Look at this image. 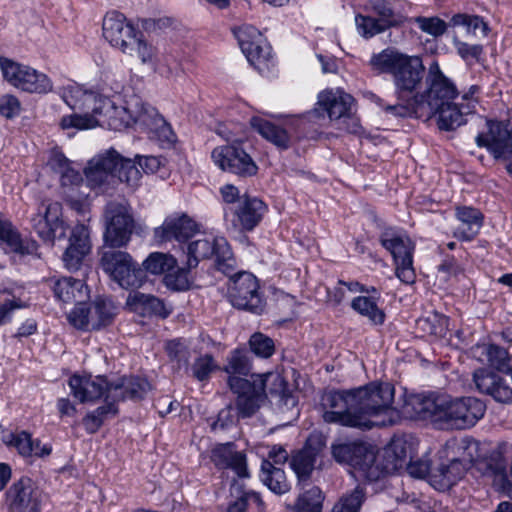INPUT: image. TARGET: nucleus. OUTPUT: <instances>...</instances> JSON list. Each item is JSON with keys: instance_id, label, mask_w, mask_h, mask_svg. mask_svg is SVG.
<instances>
[{"instance_id": "f257e3e1", "label": "nucleus", "mask_w": 512, "mask_h": 512, "mask_svg": "<svg viewBox=\"0 0 512 512\" xmlns=\"http://www.w3.org/2000/svg\"><path fill=\"white\" fill-rule=\"evenodd\" d=\"M394 393L392 384L376 382L356 389L328 392L322 397L323 419L327 423L361 429L391 425L398 416L392 407Z\"/></svg>"}, {"instance_id": "f03ea898", "label": "nucleus", "mask_w": 512, "mask_h": 512, "mask_svg": "<svg viewBox=\"0 0 512 512\" xmlns=\"http://www.w3.org/2000/svg\"><path fill=\"white\" fill-rule=\"evenodd\" d=\"M369 64L378 74L392 75L399 99L418 88L424 77L425 67L418 56H409L393 48L374 54Z\"/></svg>"}, {"instance_id": "7ed1b4c3", "label": "nucleus", "mask_w": 512, "mask_h": 512, "mask_svg": "<svg viewBox=\"0 0 512 512\" xmlns=\"http://www.w3.org/2000/svg\"><path fill=\"white\" fill-rule=\"evenodd\" d=\"M85 175L92 188L112 184L116 178L135 188L141 179V173L135 163L131 159L121 157L115 150H109L92 159L85 169Z\"/></svg>"}, {"instance_id": "20e7f679", "label": "nucleus", "mask_w": 512, "mask_h": 512, "mask_svg": "<svg viewBox=\"0 0 512 512\" xmlns=\"http://www.w3.org/2000/svg\"><path fill=\"white\" fill-rule=\"evenodd\" d=\"M428 89L415 95V116L431 119L436 115L437 109L448 105L457 95V89L450 79L440 70L437 61H433L428 69Z\"/></svg>"}, {"instance_id": "39448f33", "label": "nucleus", "mask_w": 512, "mask_h": 512, "mask_svg": "<svg viewBox=\"0 0 512 512\" xmlns=\"http://www.w3.org/2000/svg\"><path fill=\"white\" fill-rule=\"evenodd\" d=\"M439 427L466 429L474 426L486 411L483 401L475 397L451 398L442 395Z\"/></svg>"}, {"instance_id": "423d86ee", "label": "nucleus", "mask_w": 512, "mask_h": 512, "mask_svg": "<svg viewBox=\"0 0 512 512\" xmlns=\"http://www.w3.org/2000/svg\"><path fill=\"white\" fill-rule=\"evenodd\" d=\"M353 101L352 96L342 92H321L315 108L310 112V118H324L327 115L339 129L357 133L359 123L352 113Z\"/></svg>"}, {"instance_id": "0eeeda50", "label": "nucleus", "mask_w": 512, "mask_h": 512, "mask_svg": "<svg viewBox=\"0 0 512 512\" xmlns=\"http://www.w3.org/2000/svg\"><path fill=\"white\" fill-rule=\"evenodd\" d=\"M104 241L112 248L126 246L136 227L132 208L125 201H110L104 209Z\"/></svg>"}, {"instance_id": "6e6552de", "label": "nucleus", "mask_w": 512, "mask_h": 512, "mask_svg": "<svg viewBox=\"0 0 512 512\" xmlns=\"http://www.w3.org/2000/svg\"><path fill=\"white\" fill-rule=\"evenodd\" d=\"M214 256L216 267L223 274H230L235 270L236 261L231 248L225 238L203 237L187 247V263L189 269L196 268L201 260Z\"/></svg>"}, {"instance_id": "1a4fd4ad", "label": "nucleus", "mask_w": 512, "mask_h": 512, "mask_svg": "<svg viewBox=\"0 0 512 512\" xmlns=\"http://www.w3.org/2000/svg\"><path fill=\"white\" fill-rule=\"evenodd\" d=\"M332 455L338 463L352 467L359 477L368 481H377L383 474V470L376 464L375 453L363 443L334 444Z\"/></svg>"}, {"instance_id": "9d476101", "label": "nucleus", "mask_w": 512, "mask_h": 512, "mask_svg": "<svg viewBox=\"0 0 512 512\" xmlns=\"http://www.w3.org/2000/svg\"><path fill=\"white\" fill-rule=\"evenodd\" d=\"M381 245L393 256L396 276L405 284H413L416 279L413 268L414 244L408 236L392 228L385 229L380 235Z\"/></svg>"}, {"instance_id": "9b49d317", "label": "nucleus", "mask_w": 512, "mask_h": 512, "mask_svg": "<svg viewBox=\"0 0 512 512\" xmlns=\"http://www.w3.org/2000/svg\"><path fill=\"white\" fill-rule=\"evenodd\" d=\"M0 68L4 79L17 89L37 94L52 91L53 84L50 78L28 65L0 57Z\"/></svg>"}, {"instance_id": "f8f14e48", "label": "nucleus", "mask_w": 512, "mask_h": 512, "mask_svg": "<svg viewBox=\"0 0 512 512\" xmlns=\"http://www.w3.org/2000/svg\"><path fill=\"white\" fill-rule=\"evenodd\" d=\"M103 270L122 288H138L142 285L144 273L132 257L124 251H105L101 257Z\"/></svg>"}, {"instance_id": "ddd939ff", "label": "nucleus", "mask_w": 512, "mask_h": 512, "mask_svg": "<svg viewBox=\"0 0 512 512\" xmlns=\"http://www.w3.org/2000/svg\"><path fill=\"white\" fill-rule=\"evenodd\" d=\"M230 278L228 297L231 304L238 309L260 313L263 308L259 295L257 278L249 272L242 271L236 274H226Z\"/></svg>"}, {"instance_id": "4468645a", "label": "nucleus", "mask_w": 512, "mask_h": 512, "mask_svg": "<svg viewBox=\"0 0 512 512\" xmlns=\"http://www.w3.org/2000/svg\"><path fill=\"white\" fill-rule=\"evenodd\" d=\"M488 131L476 136L478 147H484L495 160L508 161L512 158V113L505 121H487Z\"/></svg>"}, {"instance_id": "2eb2a0df", "label": "nucleus", "mask_w": 512, "mask_h": 512, "mask_svg": "<svg viewBox=\"0 0 512 512\" xmlns=\"http://www.w3.org/2000/svg\"><path fill=\"white\" fill-rule=\"evenodd\" d=\"M43 499L40 488L28 477L13 482L5 492L7 512H41Z\"/></svg>"}, {"instance_id": "dca6fc26", "label": "nucleus", "mask_w": 512, "mask_h": 512, "mask_svg": "<svg viewBox=\"0 0 512 512\" xmlns=\"http://www.w3.org/2000/svg\"><path fill=\"white\" fill-rule=\"evenodd\" d=\"M33 230L45 242L53 243L66 235L67 226L62 218L59 202H42L30 219Z\"/></svg>"}, {"instance_id": "f3484780", "label": "nucleus", "mask_w": 512, "mask_h": 512, "mask_svg": "<svg viewBox=\"0 0 512 512\" xmlns=\"http://www.w3.org/2000/svg\"><path fill=\"white\" fill-rule=\"evenodd\" d=\"M212 160L221 170L240 177L254 176L258 166L239 143L218 146L213 149Z\"/></svg>"}, {"instance_id": "a211bd4d", "label": "nucleus", "mask_w": 512, "mask_h": 512, "mask_svg": "<svg viewBox=\"0 0 512 512\" xmlns=\"http://www.w3.org/2000/svg\"><path fill=\"white\" fill-rule=\"evenodd\" d=\"M266 212V205L256 197L245 196L238 208L225 210L224 218L235 230H253Z\"/></svg>"}, {"instance_id": "6ab92c4d", "label": "nucleus", "mask_w": 512, "mask_h": 512, "mask_svg": "<svg viewBox=\"0 0 512 512\" xmlns=\"http://www.w3.org/2000/svg\"><path fill=\"white\" fill-rule=\"evenodd\" d=\"M239 46L247 60L257 68L268 61L271 47L262 33L251 25H243L234 30Z\"/></svg>"}, {"instance_id": "aec40b11", "label": "nucleus", "mask_w": 512, "mask_h": 512, "mask_svg": "<svg viewBox=\"0 0 512 512\" xmlns=\"http://www.w3.org/2000/svg\"><path fill=\"white\" fill-rule=\"evenodd\" d=\"M103 37L115 48L124 51L138 30L117 11L108 12L102 23Z\"/></svg>"}, {"instance_id": "412c9836", "label": "nucleus", "mask_w": 512, "mask_h": 512, "mask_svg": "<svg viewBox=\"0 0 512 512\" xmlns=\"http://www.w3.org/2000/svg\"><path fill=\"white\" fill-rule=\"evenodd\" d=\"M324 446L323 437L319 434H313L308 437L305 446L292 456L290 466L300 482L310 478Z\"/></svg>"}, {"instance_id": "4be33fe9", "label": "nucleus", "mask_w": 512, "mask_h": 512, "mask_svg": "<svg viewBox=\"0 0 512 512\" xmlns=\"http://www.w3.org/2000/svg\"><path fill=\"white\" fill-rule=\"evenodd\" d=\"M197 223L186 214L168 216L163 224L154 229L157 242L163 243L172 240L187 241L198 231Z\"/></svg>"}, {"instance_id": "5701e85b", "label": "nucleus", "mask_w": 512, "mask_h": 512, "mask_svg": "<svg viewBox=\"0 0 512 512\" xmlns=\"http://www.w3.org/2000/svg\"><path fill=\"white\" fill-rule=\"evenodd\" d=\"M442 395L421 396L411 395L402 407L406 417L430 420L439 426Z\"/></svg>"}, {"instance_id": "b1692460", "label": "nucleus", "mask_w": 512, "mask_h": 512, "mask_svg": "<svg viewBox=\"0 0 512 512\" xmlns=\"http://www.w3.org/2000/svg\"><path fill=\"white\" fill-rule=\"evenodd\" d=\"M477 101L471 100L467 95L461 97V102H450L448 105L439 107L438 127L440 130L451 131L465 123V116L474 113Z\"/></svg>"}, {"instance_id": "393cba45", "label": "nucleus", "mask_w": 512, "mask_h": 512, "mask_svg": "<svg viewBox=\"0 0 512 512\" xmlns=\"http://www.w3.org/2000/svg\"><path fill=\"white\" fill-rule=\"evenodd\" d=\"M69 386L73 396L80 402H93L107 394L110 383L103 376L74 375L69 379Z\"/></svg>"}, {"instance_id": "a878e982", "label": "nucleus", "mask_w": 512, "mask_h": 512, "mask_svg": "<svg viewBox=\"0 0 512 512\" xmlns=\"http://www.w3.org/2000/svg\"><path fill=\"white\" fill-rule=\"evenodd\" d=\"M211 461L219 469H232L238 477L249 476L245 454L235 449L233 443L218 444L211 450Z\"/></svg>"}, {"instance_id": "bb28decb", "label": "nucleus", "mask_w": 512, "mask_h": 512, "mask_svg": "<svg viewBox=\"0 0 512 512\" xmlns=\"http://www.w3.org/2000/svg\"><path fill=\"white\" fill-rule=\"evenodd\" d=\"M90 247L87 227L83 224H77L72 229L69 245L63 254L65 267L69 270H77L84 257L89 253Z\"/></svg>"}, {"instance_id": "cd10ccee", "label": "nucleus", "mask_w": 512, "mask_h": 512, "mask_svg": "<svg viewBox=\"0 0 512 512\" xmlns=\"http://www.w3.org/2000/svg\"><path fill=\"white\" fill-rule=\"evenodd\" d=\"M150 389V384L139 377H123L107 387V400H140Z\"/></svg>"}, {"instance_id": "c85d7f7f", "label": "nucleus", "mask_w": 512, "mask_h": 512, "mask_svg": "<svg viewBox=\"0 0 512 512\" xmlns=\"http://www.w3.org/2000/svg\"><path fill=\"white\" fill-rule=\"evenodd\" d=\"M0 246L7 252L19 255L33 254L37 250L34 241H24L11 222L0 219Z\"/></svg>"}, {"instance_id": "c756f323", "label": "nucleus", "mask_w": 512, "mask_h": 512, "mask_svg": "<svg viewBox=\"0 0 512 512\" xmlns=\"http://www.w3.org/2000/svg\"><path fill=\"white\" fill-rule=\"evenodd\" d=\"M486 473L493 477V486L496 490L512 499V483L507 476V461L500 449L494 450L488 458Z\"/></svg>"}, {"instance_id": "7c9ffc66", "label": "nucleus", "mask_w": 512, "mask_h": 512, "mask_svg": "<svg viewBox=\"0 0 512 512\" xmlns=\"http://www.w3.org/2000/svg\"><path fill=\"white\" fill-rule=\"evenodd\" d=\"M50 282L55 297L64 303L80 302L87 296L85 283L80 279L63 277Z\"/></svg>"}, {"instance_id": "2f4dec72", "label": "nucleus", "mask_w": 512, "mask_h": 512, "mask_svg": "<svg viewBox=\"0 0 512 512\" xmlns=\"http://www.w3.org/2000/svg\"><path fill=\"white\" fill-rule=\"evenodd\" d=\"M456 216L465 227L458 228L454 235L462 240L473 239L482 227V213L478 209L464 206L456 209Z\"/></svg>"}, {"instance_id": "473e14b6", "label": "nucleus", "mask_w": 512, "mask_h": 512, "mask_svg": "<svg viewBox=\"0 0 512 512\" xmlns=\"http://www.w3.org/2000/svg\"><path fill=\"white\" fill-rule=\"evenodd\" d=\"M250 124L263 138L278 148L287 149L290 146V136L284 128L261 117H252Z\"/></svg>"}, {"instance_id": "72a5a7b5", "label": "nucleus", "mask_w": 512, "mask_h": 512, "mask_svg": "<svg viewBox=\"0 0 512 512\" xmlns=\"http://www.w3.org/2000/svg\"><path fill=\"white\" fill-rule=\"evenodd\" d=\"M126 305L134 312L141 313L143 315H158L166 317L165 306L162 300L159 298L143 294L140 292L129 293L126 299Z\"/></svg>"}, {"instance_id": "f704fd0d", "label": "nucleus", "mask_w": 512, "mask_h": 512, "mask_svg": "<svg viewBox=\"0 0 512 512\" xmlns=\"http://www.w3.org/2000/svg\"><path fill=\"white\" fill-rule=\"evenodd\" d=\"M89 322L87 330H98L110 325L116 315V308L112 301L106 299H97L88 304Z\"/></svg>"}, {"instance_id": "c9c22d12", "label": "nucleus", "mask_w": 512, "mask_h": 512, "mask_svg": "<svg viewBox=\"0 0 512 512\" xmlns=\"http://www.w3.org/2000/svg\"><path fill=\"white\" fill-rule=\"evenodd\" d=\"M260 477L262 482L276 494H284L290 490L285 472L280 466L272 464L270 460H263Z\"/></svg>"}, {"instance_id": "e433bc0d", "label": "nucleus", "mask_w": 512, "mask_h": 512, "mask_svg": "<svg viewBox=\"0 0 512 512\" xmlns=\"http://www.w3.org/2000/svg\"><path fill=\"white\" fill-rule=\"evenodd\" d=\"M135 116L134 103H130L127 107H117L112 102L111 109H107L102 118V127L121 130L135 124Z\"/></svg>"}, {"instance_id": "4c0bfd02", "label": "nucleus", "mask_w": 512, "mask_h": 512, "mask_svg": "<svg viewBox=\"0 0 512 512\" xmlns=\"http://www.w3.org/2000/svg\"><path fill=\"white\" fill-rule=\"evenodd\" d=\"M262 385L271 394L279 397V404L286 408H294L297 405L296 397L288 390L285 379L280 374H269L263 380Z\"/></svg>"}, {"instance_id": "58836bf2", "label": "nucleus", "mask_w": 512, "mask_h": 512, "mask_svg": "<svg viewBox=\"0 0 512 512\" xmlns=\"http://www.w3.org/2000/svg\"><path fill=\"white\" fill-rule=\"evenodd\" d=\"M15 439L11 441L9 446H13L17 449L20 455L23 457H44L51 453V448L48 446H40L39 440H34L32 435L27 431H21L14 434Z\"/></svg>"}, {"instance_id": "ea45409f", "label": "nucleus", "mask_w": 512, "mask_h": 512, "mask_svg": "<svg viewBox=\"0 0 512 512\" xmlns=\"http://www.w3.org/2000/svg\"><path fill=\"white\" fill-rule=\"evenodd\" d=\"M123 53L137 57L143 64H153L157 56L156 48L144 38L143 33L139 30L131 42H128Z\"/></svg>"}, {"instance_id": "a19ab883", "label": "nucleus", "mask_w": 512, "mask_h": 512, "mask_svg": "<svg viewBox=\"0 0 512 512\" xmlns=\"http://www.w3.org/2000/svg\"><path fill=\"white\" fill-rule=\"evenodd\" d=\"M465 468L458 459H453L449 465H441L431 474L434 481L438 482L441 488H448L454 485L464 474Z\"/></svg>"}, {"instance_id": "79ce46f5", "label": "nucleus", "mask_w": 512, "mask_h": 512, "mask_svg": "<svg viewBox=\"0 0 512 512\" xmlns=\"http://www.w3.org/2000/svg\"><path fill=\"white\" fill-rule=\"evenodd\" d=\"M417 327L427 335L443 337L448 330V318L438 312H430L417 320Z\"/></svg>"}, {"instance_id": "37998d69", "label": "nucleus", "mask_w": 512, "mask_h": 512, "mask_svg": "<svg viewBox=\"0 0 512 512\" xmlns=\"http://www.w3.org/2000/svg\"><path fill=\"white\" fill-rule=\"evenodd\" d=\"M351 307L362 316L367 317L374 325H382L384 323V311L370 297L359 296L354 298Z\"/></svg>"}, {"instance_id": "c03bdc74", "label": "nucleus", "mask_w": 512, "mask_h": 512, "mask_svg": "<svg viewBox=\"0 0 512 512\" xmlns=\"http://www.w3.org/2000/svg\"><path fill=\"white\" fill-rule=\"evenodd\" d=\"M322 491L313 486L301 493L295 505L292 507L293 512H322L323 503Z\"/></svg>"}, {"instance_id": "a18cd8bd", "label": "nucleus", "mask_w": 512, "mask_h": 512, "mask_svg": "<svg viewBox=\"0 0 512 512\" xmlns=\"http://www.w3.org/2000/svg\"><path fill=\"white\" fill-rule=\"evenodd\" d=\"M265 398L264 392L258 388L238 396L236 402L238 416L242 418L251 417L260 408Z\"/></svg>"}, {"instance_id": "49530a36", "label": "nucleus", "mask_w": 512, "mask_h": 512, "mask_svg": "<svg viewBox=\"0 0 512 512\" xmlns=\"http://www.w3.org/2000/svg\"><path fill=\"white\" fill-rule=\"evenodd\" d=\"M177 264V260L169 254L162 252L151 253L143 262L144 269L154 275L167 274L173 270Z\"/></svg>"}, {"instance_id": "de8ad7c7", "label": "nucleus", "mask_w": 512, "mask_h": 512, "mask_svg": "<svg viewBox=\"0 0 512 512\" xmlns=\"http://www.w3.org/2000/svg\"><path fill=\"white\" fill-rule=\"evenodd\" d=\"M365 499V489L358 485L339 499L334 505L332 512H359Z\"/></svg>"}, {"instance_id": "09e8293b", "label": "nucleus", "mask_w": 512, "mask_h": 512, "mask_svg": "<svg viewBox=\"0 0 512 512\" xmlns=\"http://www.w3.org/2000/svg\"><path fill=\"white\" fill-rule=\"evenodd\" d=\"M111 107L112 101L108 97L87 90L83 102H81L80 111L103 118L106 110Z\"/></svg>"}, {"instance_id": "8fccbe9b", "label": "nucleus", "mask_w": 512, "mask_h": 512, "mask_svg": "<svg viewBox=\"0 0 512 512\" xmlns=\"http://www.w3.org/2000/svg\"><path fill=\"white\" fill-rule=\"evenodd\" d=\"M165 350L175 368L181 369L184 367L188 369L190 351L184 340L174 339L168 341L165 345Z\"/></svg>"}, {"instance_id": "3c124183", "label": "nucleus", "mask_w": 512, "mask_h": 512, "mask_svg": "<svg viewBox=\"0 0 512 512\" xmlns=\"http://www.w3.org/2000/svg\"><path fill=\"white\" fill-rule=\"evenodd\" d=\"M60 124L63 129L76 128L83 130L102 126L103 119L93 114L83 112V114H73L63 117Z\"/></svg>"}, {"instance_id": "603ef678", "label": "nucleus", "mask_w": 512, "mask_h": 512, "mask_svg": "<svg viewBox=\"0 0 512 512\" xmlns=\"http://www.w3.org/2000/svg\"><path fill=\"white\" fill-rule=\"evenodd\" d=\"M189 268H179L177 265L173 270L167 272L164 276L165 285L175 291H185L190 289L192 281L189 277Z\"/></svg>"}, {"instance_id": "864d4df0", "label": "nucleus", "mask_w": 512, "mask_h": 512, "mask_svg": "<svg viewBox=\"0 0 512 512\" xmlns=\"http://www.w3.org/2000/svg\"><path fill=\"white\" fill-rule=\"evenodd\" d=\"M451 24L453 26H465L467 32L474 35L477 34V31H480L483 36H486L488 32V25L481 17L476 15L455 14L451 18Z\"/></svg>"}, {"instance_id": "5fc2aeb1", "label": "nucleus", "mask_w": 512, "mask_h": 512, "mask_svg": "<svg viewBox=\"0 0 512 512\" xmlns=\"http://www.w3.org/2000/svg\"><path fill=\"white\" fill-rule=\"evenodd\" d=\"M251 370L249 354L243 350H235L228 358L225 371L229 374L248 375Z\"/></svg>"}, {"instance_id": "6e6d98bb", "label": "nucleus", "mask_w": 512, "mask_h": 512, "mask_svg": "<svg viewBox=\"0 0 512 512\" xmlns=\"http://www.w3.org/2000/svg\"><path fill=\"white\" fill-rule=\"evenodd\" d=\"M147 131L151 138H155L162 143L171 144L175 141V134L171 126L160 114L153 120Z\"/></svg>"}, {"instance_id": "4d7b16f0", "label": "nucleus", "mask_w": 512, "mask_h": 512, "mask_svg": "<svg viewBox=\"0 0 512 512\" xmlns=\"http://www.w3.org/2000/svg\"><path fill=\"white\" fill-rule=\"evenodd\" d=\"M249 345L251 351L261 358H269L275 350L273 340L262 333L253 334L249 340Z\"/></svg>"}, {"instance_id": "13d9d810", "label": "nucleus", "mask_w": 512, "mask_h": 512, "mask_svg": "<svg viewBox=\"0 0 512 512\" xmlns=\"http://www.w3.org/2000/svg\"><path fill=\"white\" fill-rule=\"evenodd\" d=\"M485 351L487 361L491 367L499 371H506L509 369L510 358L506 349L497 345H488Z\"/></svg>"}, {"instance_id": "bf43d9fd", "label": "nucleus", "mask_w": 512, "mask_h": 512, "mask_svg": "<svg viewBox=\"0 0 512 512\" xmlns=\"http://www.w3.org/2000/svg\"><path fill=\"white\" fill-rule=\"evenodd\" d=\"M214 358L210 354H205L198 357L193 363L192 375L199 381H204L209 378L210 374L216 369Z\"/></svg>"}, {"instance_id": "052dcab7", "label": "nucleus", "mask_w": 512, "mask_h": 512, "mask_svg": "<svg viewBox=\"0 0 512 512\" xmlns=\"http://www.w3.org/2000/svg\"><path fill=\"white\" fill-rule=\"evenodd\" d=\"M415 22L423 32L433 37H439L443 35L447 30L446 22L438 17L419 16L415 18Z\"/></svg>"}, {"instance_id": "680f3d73", "label": "nucleus", "mask_w": 512, "mask_h": 512, "mask_svg": "<svg viewBox=\"0 0 512 512\" xmlns=\"http://www.w3.org/2000/svg\"><path fill=\"white\" fill-rule=\"evenodd\" d=\"M355 20L359 32L365 37H372L388 28L387 24H383L379 19L368 16L358 15Z\"/></svg>"}, {"instance_id": "e2e57ef3", "label": "nucleus", "mask_w": 512, "mask_h": 512, "mask_svg": "<svg viewBox=\"0 0 512 512\" xmlns=\"http://www.w3.org/2000/svg\"><path fill=\"white\" fill-rule=\"evenodd\" d=\"M498 375L487 369H478L473 374L476 388L481 392L490 395L498 379Z\"/></svg>"}, {"instance_id": "0e129e2a", "label": "nucleus", "mask_w": 512, "mask_h": 512, "mask_svg": "<svg viewBox=\"0 0 512 512\" xmlns=\"http://www.w3.org/2000/svg\"><path fill=\"white\" fill-rule=\"evenodd\" d=\"M134 112L136 113L135 124H138L145 129H148L153 123V120H155L159 115L158 111L154 107L138 101L134 103Z\"/></svg>"}, {"instance_id": "69168bd1", "label": "nucleus", "mask_w": 512, "mask_h": 512, "mask_svg": "<svg viewBox=\"0 0 512 512\" xmlns=\"http://www.w3.org/2000/svg\"><path fill=\"white\" fill-rule=\"evenodd\" d=\"M76 303L75 308L68 314V321L77 329L87 330V324L89 322L88 304L83 301Z\"/></svg>"}, {"instance_id": "338daca9", "label": "nucleus", "mask_w": 512, "mask_h": 512, "mask_svg": "<svg viewBox=\"0 0 512 512\" xmlns=\"http://www.w3.org/2000/svg\"><path fill=\"white\" fill-rule=\"evenodd\" d=\"M86 91L87 90L77 84L68 85L63 90L62 98L70 108L80 110L81 102H83Z\"/></svg>"}, {"instance_id": "774afa93", "label": "nucleus", "mask_w": 512, "mask_h": 512, "mask_svg": "<svg viewBox=\"0 0 512 512\" xmlns=\"http://www.w3.org/2000/svg\"><path fill=\"white\" fill-rule=\"evenodd\" d=\"M371 5L375 13L379 16L378 19L383 24H387L388 28L397 24L389 3L384 0H371Z\"/></svg>"}]
</instances>
